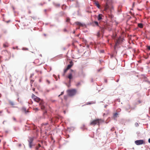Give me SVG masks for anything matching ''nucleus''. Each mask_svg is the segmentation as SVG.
Masks as SVG:
<instances>
[{"instance_id": "1", "label": "nucleus", "mask_w": 150, "mask_h": 150, "mask_svg": "<svg viewBox=\"0 0 150 150\" xmlns=\"http://www.w3.org/2000/svg\"><path fill=\"white\" fill-rule=\"evenodd\" d=\"M103 122L101 119H97L92 120L90 122V124L91 125L95 126L96 125H99L100 123Z\"/></svg>"}, {"instance_id": "2", "label": "nucleus", "mask_w": 150, "mask_h": 150, "mask_svg": "<svg viewBox=\"0 0 150 150\" xmlns=\"http://www.w3.org/2000/svg\"><path fill=\"white\" fill-rule=\"evenodd\" d=\"M67 93L69 96H72L76 94V90L74 89L69 90L67 91Z\"/></svg>"}, {"instance_id": "3", "label": "nucleus", "mask_w": 150, "mask_h": 150, "mask_svg": "<svg viewBox=\"0 0 150 150\" xmlns=\"http://www.w3.org/2000/svg\"><path fill=\"white\" fill-rule=\"evenodd\" d=\"M34 139L33 137H30L28 138V141L29 142V146L30 148H32L34 145L33 143Z\"/></svg>"}, {"instance_id": "4", "label": "nucleus", "mask_w": 150, "mask_h": 150, "mask_svg": "<svg viewBox=\"0 0 150 150\" xmlns=\"http://www.w3.org/2000/svg\"><path fill=\"white\" fill-rule=\"evenodd\" d=\"M137 145H142L145 144V142L143 140H137L134 142Z\"/></svg>"}, {"instance_id": "5", "label": "nucleus", "mask_w": 150, "mask_h": 150, "mask_svg": "<svg viewBox=\"0 0 150 150\" xmlns=\"http://www.w3.org/2000/svg\"><path fill=\"white\" fill-rule=\"evenodd\" d=\"M32 98L35 101L37 102H38L40 100V99L39 98L35 96L33 94L32 95Z\"/></svg>"}, {"instance_id": "6", "label": "nucleus", "mask_w": 150, "mask_h": 150, "mask_svg": "<svg viewBox=\"0 0 150 150\" xmlns=\"http://www.w3.org/2000/svg\"><path fill=\"white\" fill-rule=\"evenodd\" d=\"M40 105L41 109L44 110L45 109V106L43 105V102L41 101L40 103Z\"/></svg>"}, {"instance_id": "7", "label": "nucleus", "mask_w": 150, "mask_h": 150, "mask_svg": "<svg viewBox=\"0 0 150 150\" xmlns=\"http://www.w3.org/2000/svg\"><path fill=\"white\" fill-rule=\"evenodd\" d=\"M73 65V62H72V61H70V64H69L67 68L69 69Z\"/></svg>"}, {"instance_id": "8", "label": "nucleus", "mask_w": 150, "mask_h": 150, "mask_svg": "<svg viewBox=\"0 0 150 150\" xmlns=\"http://www.w3.org/2000/svg\"><path fill=\"white\" fill-rule=\"evenodd\" d=\"M103 16V15L101 14H99L97 17V19L98 21H100V20L103 19L102 17Z\"/></svg>"}, {"instance_id": "9", "label": "nucleus", "mask_w": 150, "mask_h": 150, "mask_svg": "<svg viewBox=\"0 0 150 150\" xmlns=\"http://www.w3.org/2000/svg\"><path fill=\"white\" fill-rule=\"evenodd\" d=\"M95 4L96 6L98 8H100V5L99 4V3L98 2H95Z\"/></svg>"}, {"instance_id": "10", "label": "nucleus", "mask_w": 150, "mask_h": 150, "mask_svg": "<svg viewBox=\"0 0 150 150\" xmlns=\"http://www.w3.org/2000/svg\"><path fill=\"white\" fill-rule=\"evenodd\" d=\"M41 146L40 145V144H38V146H37L36 147H35V150H38V149H39V148L40 147H41Z\"/></svg>"}, {"instance_id": "11", "label": "nucleus", "mask_w": 150, "mask_h": 150, "mask_svg": "<svg viewBox=\"0 0 150 150\" xmlns=\"http://www.w3.org/2000/svg\"><path fill=\"white\" fill-rule=\"evenodd\" d=\"M68 70L67 68L64 69V72L62 74V76H64L65 75V73L67 72V70Z\"/></svg>"}, {"instance_id": "12", "label": "nucleus", "mask_w": 150, "mask_h": 150, "mask_svg": "<svg viewBox=\"0 0 150 150\" xmlns=\"http://www.w3.org/2000/svg\"><path fill=\"white\" fill-rule=\"evenodd\" d=\"M68 77L70 79H71L72 78V75L71 74H70L68 75Z\"/></svg>"}, {"instance_id": "13", "label": "nucleus", "mask_w": 150, "mask_h": 150, "mask_svg": "<svg viewBox=\"0 0 150 150\" xmlns=\"http://www.w3.org/2000/svg\"><path fill=\"white\" fill-rule=\"evenodd\" d=\"M138 27L141 28H142L143 27V25L142 23H138Z\"/></svg>"}, {"instance_id": "14", "label": "nucleus", "mask_w": 150, "mask_h": 150, "mask_svg": "<svg viewBox=\"0 0 150 150\" xmlns=\"http://www.w3.org/2000/svg\"><path fill=\"white\" fill-rule=\"evenodd\" d=\"M109 8V6L108 4H106L104 8V10L106 11Z\"/></svg>"}, {"instance_id": "15", "label": "nucleus", "mask_w": 150, "mask_h": 150, "mask_svg": "<svg viewBox=\"0 0 150 150\" xmlns=\"http://www.w3.org/2000/svg\"><path fill=\"white\" fill-rule=\"evenodd\" d=\"M22 110L25 113H26L27 112H28V111H26V108H23Z\"/></svg>"}, {"instance_id": "16", "label": "nucleus", "mask_w": 150, "mask_h": 150, "mask_svg": "<svg viewBox=\"0 0 150 150\" xmlns=\"http://www.w3.org/2000/svg\"><path fill=\"white\" fill-rule=\"evenodd\" d=\"M47 111H45L43 113V116H44V118H45V115H47Z\"/></svg>"}, {"instance_id": "17", "label": "nucleus", "mask_w": 150, "mask_h": 150, "mask_svg": "<svg viewBox=\"0 0 150 150\" xmlns=\"http://www.w3.org/2000/svg\"><path fill=\"white\" fill-rule=\"evenodd\" d=\"M118 114L117 113H115L114 114L113 117L115 118L117 117Z\"/></svg>"}, {"instance_id": "18", "label": "nucleus", "mask_w": 150, "mask_h": 150, "mask_svg": "<svg viewBox=\"0 0 150 150\" xmlns=\"http://www.w3.org/2000/svg\"><path fill=\"white\" fill-rule=\"evenodd\" d=\"M34 81L33 80H30V85H31V86H32V84H33V83L34 82Z\"/></svg>"}, {"instance_id": "19", "label": "nucleus", "mask_w": 150, "mask_h": 150, "mask_svg": "<svg viewBox=\"0 0 150 150\" xmlns=\"http://www.w3.org/2000/svg\"><path fill=\"white\" fill-rule=\"evenodd\" d=\"M76 24L77 25H82V24L79 22H76Z\"/></svg>"}, {"instance_id": "20", "label": "nucleus", "mask_w": 150, "mask_h": 150, "mask_svg": "<svg viewBox=\"0 0 150 150\" xmlns=\"http://www.w3.org/2000/svg\"><path fill=\"white\" fill-rule=\"evenodd\" d=\"M95 24L97 26H98V23L97 21H95L94 22Z\"/></svg>"}, {"instance_id": "21", "label": "nucleus", "mask_w": 150, "mask_h": 150, "mask_svg": "<svg viewBox=\"0 0 150 150\" xmlns=\"http://www.w3.org/2000/svg\"><path fill=\"white\" fill-rule=\"evenodd\" d=\"M3 46L4 47H8V45L6 44H3Z\"/></svg>"}, {"instance_id": "22", "label": "nucleus", "mask_w": 150, "mask_h": 150, "mask_svg": "<svg viewBox=\"0 0 150 150\" xmlns=\"http://www.w3.org/2000/svg\"><path fill=\"white\" fill-rule=\"evenodd\" d=\"M10 103L12 105H13L14 104V103H13V102L11 101L10 102Z\"/></svg>"}, {"instance_id": "23", "label": "nucleus", "mask_w": 150, "mask_h": 150, "mask_svg": "<svg viewBox=\"0 0 150 150\" xmlns=\"http://www.w3.org/2000/svg\"><path fill=\"white\" fill-rule=\"evenodd\" d=\"M101 28V31L103 32L104 30V29L103 28Z\"/></svg>"}, {"instance_id": "24", "label": "nucleus", "mask_w": 150, "mask_h": 150, "mask_svg": "<svg viewBox=\"0 0 150 150\" xmlns=\"http://www.w3.org/2000/svg\"><path fill=\"white\" fill-rule=\"evenodd\" d=\"M34 110L36 111H38L39 110V109L38 108H35L34 109Z\"/></svg>"}, {"instance_id": "25", "label": "nucleus", "mask_w": 150, "mask_h": 150, "mask_svg": "<svg viewBox=\"0 0 150 150\" xmlns=\"http://www.w3.org/2000/svg\"><path fill=\"white\" fill-rule=\"evenodd\" d=\"M70 21V19L69 18H67L66 20V21L67 22H69Z\"/></svg>"}, {"instance_id": "26", "label": "nucleus", "mask_w": 150, "mask_h": 150, "mask_svg": "<svg viewBox=\"0 0 150 150\" xmlns=\"http://www.w3.org/2000/svg\"><path fill=\"white\" fill-rule=\"evenodd\" d=\"M64 92H62L61 93L60 95H59L58 96L59 97L61 95H62L63 94H64Z\"/></svg>"}, {"instance_id": "27", "label": "nucleus", "mask_w": 150, "mask_h": 150, "mask_svg": "<svg viewBox=\"0 0 150 150\" xmlns=\"http://www.w3.org/2000/svg\"><path fill=\"white\" fill-rule=\"evenodd\" d=\"M100 33L99 32H98V33H97V36H98V37H99L100 36Z\"/></svg>"}, {"instance_id": "28", "label": "nucleus", "mask_w": 150, "mask_h": 150, "mask_svg": "<svg viewBox=\"0 0 150 150\" xmlns=\"http://www.w3.org/2000/svg\"><path fill=\"white\" fill-rule=\"evenodd\" d=\"M147 48L149 50H150V46H147Z\"/></svg>"}, {"instance_id": "29", "label": "nucleus", "mask_w": 150, "mask_h": 150, "mask_svg": "<svg viewBox=\"0 0 150 150\" xmlns=\"http://www.w3.org/2000/svg\"><path fill=\"white\" fill-rule=\"evenodd\" d=\"M137 102H138V103L140 104V103H141V101L140 100H139Z\"/></svg>"}, {"instance_id": "30", "label": "nucleus", "mask_w": 150, "mask_h": 150, "mask_svg": "<svg viewBox=\"0 0 150 150\" xmlns=\"http://www.w3.org/2000/svg\"><path fill=\"white\" fill-rule=\"evenodd\" d=\"M21 144H18V146L19 147H21Z\"/></svg>"}, {"instance_id": "31", "label": "nucleus", "mask_w": 150, "mask_h": 150, "mask_svg": "<svg viewBox=\"0 0 150 150\" xmlns=\"http://www.w3.org/2000/svg\"><path fill=\"white\" fill-rule=\"evenodd\" d=\"M91 103H88L87 104V105L91 104Z\"/></svg>"}, {"instance_id": "32", "label": "nucleus", "mask_w": 150, "mask_h": 150, "mask_svg": "<svg viewBox=\"0 0 150 150\" xmlns=\"http://www.w3.org/2000/svg\"><path fill=\"white\" fill-rule=\"evenodd\" d=\"M13 120H15H15H16V118H15V117H13Z\"/></svg>"}, {"instance_id": "33", "label": "nucleus", "mask_w": 150, "mask_h": 150, "mask_svg": "<svg viewBox=\"0 0 150 150\" xmlns=\"http://www.w3.org/2000/svg\"><path fill=\"white\" fill-rule=\"evenodd\" d=\"M119 41L118 40H117V42L116 43V44H117V43H119Z\"/></svg>"}, {"instance_id": "34", "label": "nucleus", "mask_w": 150, "mask_h": 150, "mask_svg": "<svg viewBox=\"0 0 150 150\" xmlns=\"http://www.w3.org/2000/svg\"><path fill=\"white\" fill-rule=\"evenodd\" d=\"M148 142L149 143H150V138L149 139Z\"/></svg>"}, {"instance_id": "35", "label": "nucleus", "mask_w": 150, "mask_h": 150, "mask_svg": "<svg viewBox=\"0 0 150 150\" xmlns=\"http://www.w3.org/2000/svg\"><path fill=\"white\" fill-rule=\"evenodd\" d=\"M33 91H35V88H33Z\"/></svg>"}, {"instance_id": "36", "label": "nucleus", "mask_w": 150, "mask_h": 150, "mask_svg": "<svg viewBox=\"0 0 150 150\" xmlns=\"http://www.w3.org/2000/svg\"><path fill=\"white\" fill-rule=\"evenodd\" d=\"M57 6H59V4H57Z\"/></svg>"}, {"instance_id": "37", "label": "nucleus", "mask_w": 150, "mask_h": 150, "mask_svg": "<svg viewBox=\"0 0 150 150\" xmlns=\"http://www.w3.org/2000/svg\"><path fill=\"white\" fill-rule=\"evenodd\" d=\"M80 83H78V85H80Z\"/></svg>"}, {"instance_id": "38", "label": "nucleus", "mask_w": 150, "mask_h": 150, "mask_svg": "<svg viewBox=\"0 0 150 150\" xmlns=\"http://www.w3.org/2000/svg\"><path fill=\"white\" fill-rule=\"evenodd\" d=\"M104 52V50H102V52Z\"/></svg>"}, {"instance_id": "39", "label": "nucleus", "mask_w": 150, "mask_h": 150, "mask_svg": "<svg viewBox=\"0 0 150 150\" xmlns=\"http://www.w3.org/2000/svg\"><path fill=\"white\" fill-rule=\"evenodd\" d=\"M75 31H74V32H73V33H75Z\"/></svg>"}, {"instance_id": "40", "label": "nucleus", "mask_w": 150, "mask_h": 150, "mask_svg": "<svg viewBox=\"0 0 150 150\" xmlns=\"http://www.w3.org/2000/svg\"><path fill=\"white\" fill-rule=\"evenodd\" d=\"M106 106H107V105H105V108H106Z\"/></svg>"}, {"instance_id": "41", "label": "nucleus", "mask_w": 150, "mask_h": 150, "mask_svg": "<svg viewBox=\"0 0 150 150\" xmlns=\"http://www.w3.org/2000/svg\"><path fill=\"white\" fill-rule=\"evenodd\" d=\"M134 109V108H131V109Z\"/></svg>"}, {"instance_id": "42", "label": "nucleus", "mask_w": 150, "mask_h": 150, "mask_svg": "<svg viewBox=\"0 0 150 150\" xmlns=\"http://www.w3.org/2000/svg\"><path fill=\"white\" fill-rule=\"evenodd\" d=\"M136 124H137L136 125H138V123H136Z\"/></svg>"}, {"instance_id": "43", "label": "nucleus", "mask_w": 150, "mask_h": 150, "mask_svg": "<svg viewBox=\"0 0 150 150\" xmlns=\"http://www.w3.org/2000/svg\"><path fill=\"white\" fill-rule=\"evenodd\" d=\"M136 124H137L136 125H138V123H136Z\"/></svg>"}, {"instance_id": "44", "label": "nucleus", "mask_w": 150, "mask_h": 150, "mask_svg": "<svg viewBox=\"0 0 150 150\" xmlns=\"http://www.w3.org/2000/svg\"><path fill=\"white\" fill-rule=\"evenodd\" d=\"M5 143H6V142L4 143V144H5Z\"/></svg>"}, {"instance_id": "45", "label": "nucleus", "mask_w": 150, "mask_h": 150, "mask_svg": "<svg viewBox=\"0 0 150 150\" xmlns=\"http://www.w3.org/2000/svg\"><path fill=\"white\" fill-rule=\"evenodd\" d=\"M65 97H66L65 96H64V98H65Z\"/></svg>"}]
</instances>
